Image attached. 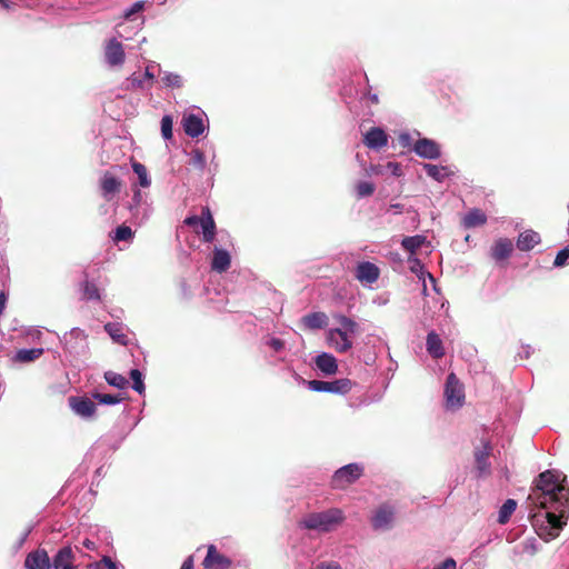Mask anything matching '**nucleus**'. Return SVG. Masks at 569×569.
Wrapping results in <instances>:
<instances>
[{"label": "nucleus", "instance_id": "1", "mask_svg": "<svg viewBox=\"0 0 569 569\" xmlns=\"http://www.w3.org/2000/svg\"><path fill=\"white\" fill-rule=\"evenodd\" d=\"M526 503L535 532L545 541L558 537L569 517V488L565 477L556 470L541 472Z\"/></svg>", "mask_w": 569, "mask_h": 569}, {"label": "nucleus", "instance_id": "2", "mask_svg": "<svg viewBox=\"0 0 569 569\" xmlns=\"http://www.w3.org/2000/svg\"><path fill=\"white\" fill-rule=\"evenodd\" d=\"M345 519V512L340 508H329L322 511L307 513L299 521V526L319 533H329L342 525Z\"/></svg>", "mask_w": 569, "mask_h": 569}, {"label": "nucleus", "instance_id": "3", "mask_svg": "<svg viewBox=\"0 0 569 569\" xmlns=\"http://www.w3.org/2000/svg\"><path fill=\"white\" fill-rule=\"evenodd\" d=\"M132 199L128 206L131 219L137 224H143L152 214V204L149 193L141 191L139 188H133Z\"/></svg>", "mask_w": 569, "mask_h": 569}, {"label": "nucleus", "instance_id": "4", "mask_svg": "<svg viewBox=\"0 0 569 569\" xmlns=\"http://www.w3.org/2000/svg\"><path fill=\"white\" fill-rule=\"evenodd\" d=\"M363 471V466L358 462H351L342 466L331 476L330 486L332 489H345L360 479Z\"/></svg>", "mask_w": 569, "mask_h": 569}, {"label": "nucleus", "instance_id": "5", "mask_svg": "<svg viewBox=\"0 0 569 569\" xmlns=\"http://www.w3.org/2000/svg\"><path fill=\"white\" fill-rule=\"evenodd\" d=\"M303 382L307 385L308 389L315 392H328L333 395H346L355 385L348 378H340L333 381H325V380H309Z\"/></svg>", "mask_w": 569, "mask_h": 569}, {"label": "nucleus", "instance_id": "6", "mask_svg": "<svg viewBox=\"0 0 569 569\" xmlns=\"http://www.w3.org/2000/svg\"><path fill=\"white\" fill-rule=\"evenodd\" d=\"M445 398L447 409H459L465 403V390L453 372L447 376L445 385Z\"/></svg>", "mask_w": 569, "mask_h": 569}, {"label": "nucleus", "instance_id": "7", "mask_svg": "<svg viewBox=\"0 0 569 569\" xmlns=\"http://www.w3.org/2000/svg\"><path fill=\"white\" fill-rule=\"evenodd\" d=\"M60 342L71 356H80L88 348L87 335L80 328H72L69 332H66L60 338Z\"/></svg>", "mask_w": 569, "mask_h": 569}, {"label": "nucleus", "instance_id": "8", "mask_svg": "<svg viewBox=\"0 0 569 569\" xmlns=\"http://www.w3.org/2000/svg\"><path fill=\"white\" fill-rule=\"evenodd\" d=\"M154 67L159 68L154 61H151L147 64L144 72L141 73H132L130 77L126 79V89L129 90H150L152 88L154 81V72L152 69Z\"/></svg>", "mask_w": 569, "mask_h": 569}, {"label": "nucleus", "instance_id": "9", "mask_svg": "<svg viewBox=\"0 0 569 569\" xmlns=\"http://www.w3.org/2000/svg\"><path fill=\"white\" fill-rule=\"evenodd\" d=\"M69 407L82 419H92L97 411V406L92 399L86 396H71L68 398Z\"/></svg>", "mask_w": 569, "mask_h": 569}, {"label": "nucleus", "instance_id": "10", "mask_svg": "<svg viewBox=\"0 0 569 569\" xmlns=\"http://www.w3.org/2000/svg\"><path fill=\"white\" fill-rule=\"evenodd\" d=\"M395 520V508L389 503L379 506L371 516L370 522L375 530H388Z\"/></svg>", "mask_w": 569, "mask_h": 569}, {"label": "nucleus", "instance_id": "11", "mask_svg": "<svg viewBox=\"0 0 569 569\" xmlns=\"http://www.w3.org/2000/svg\"><path fill=\"white\" fill-rule=\"evenodd\" d=\"M26 569H52L53 558L49 557V553L43 548H38L30 551L24 559Z\"/></svg>", "mask_w": 569, "mask_h": 569}, {"label": "nucleus", "instance_id": "12", "mask_svg": "<svg viewBox=\"0 0 569 569\" xmlns=\"http://www.w3.org/2000/svg\"><path fill=\"white\" fill-rule=\"evenodd\" d=\"M106 63L110 67H121L126 59L122 43L117 38H111L104 47Z\"/></svg>", "mask_w": 569, "mask_h": 569}, {"label": "nucleus", "instance_id": "13", "mask_svg": "<svg viewBox=\"0 0 569 569\" xmlns=\"http://www.w3.org/2000/svg\"><path fill=\"white\" fill-rule=\"evenodd\" d=\"M412 150L418 157L428 160H436L441 156V150L438 142L429 138L418 139L415 142Z\"/></svg>", "mask_w": 569, "mask_h": 569}, {"label": "nucleus", "instance_id": "14", "mask_svg": "<svg viewBox=\"0 0 569 569\" xmlns=\"http://www.w3.org/2000/svg\"><path fill=\"white\" fill-rule=\"evenodd\" d=\"M182 128L184 133L191 138L200 137L208 126L200 113H188L182 118Z\"/></svg>", "mask_w": 569, "mask_h": 569}, {"label": "nucleus", "instance_id": "15", "mask_svg": "<svg viewBox=\"0 0 569 569\" xmlns=\"http://www.w3.org/2000/svg\"><path fill=\"white\" fill-rule=\"evenodd\" d=\"M231 559L218 552L214 545H209L207 556L202 561L204 569H229Z\"/></svg>", "mask_w": 569, "mask_h": 569}, {"label": "nucleus", "instance_id": "16", "mask_svg": "<svg viewBox=\"0 0 569 569\" xmlns=\"http://www.w3.org/2000/svg\"><path fill=\"white\" fill-rule=\"evenodd\" d=\"M355 276L361 283L371 284L379 279L380 270L375 263L362 261L357 264Z\"/></svg>", "mask_w": 569, "mask_h": 569}, {"label": "nucleus", "instance_id": "17", "mask_svg": "<svg viewBox=\"0 0 569 569\" xmlns=\"http://www.w3.org/2000/svg\"><path fill=\"white\" fill-rule=\"evenodd\" d=\"M76 555L70 546H63L53 555L52 569H78L74 565Z\"/></svg>", "mask_w": 569, "mask_h": 569}, {"label": "nucleus", "instance_id": "18", "mask_svg": "<svg viewBox=\"0 0 569 569\" xmlns=\"http://www.w3.org/2000/svg\"><path fill=\"white\" fill-rule=\"evenodd\" d=\"M328 343L336 349L337 352L345 353L352 348V341L350 337L345 336L338 329H329L327 332Z\"/></svg>", "mask_w": 569, "mask_h": 569}, {"label": "nucleus", "instance_id": "19", "mask_svg": "<svg viewBox=\"0 0 569 569\" xmlns=\"http://www.w3.org/2000/svg\"><path fill=\"white\" fill-rule=\"evenodd\" d=\"M363 143L373 150H379L388 144V134L380 127H373L366 132Z\"/></svg>", "mask_w": 569, "mask_h": 569}, {"label": "nucleus", "instance_id": "20", "mask_svg": "<svg viewBox=\"0 0 569 569\" xmlns=\"http://www.w3.org/2000/svg\"><path fill=\"white\" fill-rule=\"evenodd\" d=\"M200 226L203 242L211 243L216 238V222L208 207L202 208Z\"/></svg>", "mask_w": 569, "mask_h": 569}, {"label": "nucleus", "instance_id": "21", "mask_svg": "<svg viewBox=\"0 0 569 569\" xmlns=\"http://www.w3.org/2000/svg\"><path fill=\"white\" fill-rule=\"evenodd\" d=\"M513 251L512 241L508 238H499L491 247V257L497 262L507 260Z\"/></svg>", "mask_w": 569, "mask_h": 569}, {"label": "nucleus", "instance_id": "22", "mask_svg": "<svg viewBox=\"0 0 569 569\" xmlns=\"http://www.w3.org/2000/svg\"><path fill=\"white\" fill-rule=\"evenodd\" d=\"M317 368L326 376H332L338 371V362L333 355L321 352L315 358Z\"/></svg>", "mask_w": 569, "mask_h": 569}, {"label": "nucleus", "instance_id": "23", "mask_svg": "<svg viewBox=\"0 0 569 569\" xmlns=\"http://www.w3.org/2000/svg\"><path fill=\"white\" fill-rule=\"evenodd\" d=\"M231 256L228 250L214 247L211 259V269L216 272H224L230 268Z\"/></svg>", "mask_w": 569, "mask_h": 569}, {"label": "nucleus", "instance_id": "24", "mask_svg": "<svg viewBox=\"0 0 569 569\" xmlns=\"http://www.w3.org/2000/svg\"><path fill=\"white\" fill-rule=\"evenodd\" d=\"M305 328L310 330L323 329L328 325V316L321 311L310 312L301 318Z\"/></svg>", "mask_w": 569, "mask_h": 569}, {"label": "nucleus", "instance_id": "25", "mask_svg": "<svg viewBox=\"0 0 569 569\" xmlns=\"http://www.w3.org/2000/svg\"><path fill=\"white\" fill-rule=\"evenodd\" d=\"M540 234L531 229L519 233L516 246L520 251H529L540 243Z\"/></svg>", "mask_w": 569, "mask_h": 569}, {"label": "nucleus", "instance_id": "26", "mask_svg": "<svg viewBox=\"0 0 569 569\" xmlns=\"http://www.w3.org/2000/svg\"><path fill=\"white\" fill-rule=\"evenodd\" d=\"M102 196L107 201L111 200V197L120 190V181L113 174L106 172L100 181Z\"/></svg>", "mask_w": 569, "mask_h": 569}, {"label": "nucleus", "instance_id": "27", "mask_svg": "<svg viewBox=\"0 0 569 569\" xmlns=\"http://www.w3.org/2000/svg\"><path fill=\"white\" fill-rule=\"evenodd\" d=\"M490 451L491 447L486 442L481 449H477L475 452L476 468L479 476L487 475L490 471V462L488 461Z\"/></svg>", "mask_w": 569, "mask_h": 569}, {"label": "nucleus", "instance_id": "28", "mask_svg": "<svg viewBox=\"0 0 569 569\" xmlns=\"http://www.w3.org/2000/svg\"><path fill=\"white\" fill-rule=\"evenodd\" d=\"M426 349H427V352L433 359H440L445 356V349L442 346V341H441L439 335L436 333L435 331H430L427 335Z\"/></svg>", "mask_w": 569, "mask_h": 569}, {"label": "nucleus", "instance_id": "29", "mask_svg": "<svg viewBox=\"0 0 569 569\" xmlns=\"http://www.w3.org/2000/svg\"><path fill=\"white\" fill-rule=\"evenodd\" d=\"M487 222V216L480 209L473 208L469 210L462 218V226L466 229L476 228Z\"/></svg>", "mask_w": 569, "mask_h": 569}, {"label": "nucleus", "instance_id": "30", "mask_svg": "<svg viewBox=\"0 0 569 569\" xmlns=\"http://www.w3.org/2000/svg\"><path fill=\"white\" fill-rule=\"evenodd\" d=\"M159 74L161 76L160 82L164 88L170 89H180L184 84V80L181 74L171 72V71H163L159 67Z\"/></svg>", "mask_w": 569, "mask_h": 569}, {"label": "nucleus", "instance_id": "31", "mask_svg": "<svg viewBox=\"0 0 569 569\" xmlns=\"http://www.w3.org/2000/svg\"><path fill=\"white\" fill-rule=\"evenodd\" d=\"M104 331L110 336V338L121 345L127 346L128 345V338L123 333V326L120 322H108L104 325Z\"/></svg>", "mask_w": 569, "mask_h": 569}, {"label": "nucleus", "instance_id": "32", "mask_svg": "<svg viewBox=\"0 0 569 569\" xmlns=\"http://www.w3.org/2000/svg\"><path fill=\"white\" fill-rule=\"evenodd\" d=\"M43 352V348L19 349L13 356V361L21 363L32 362L39 359Z\"/></svg>", "mask_w": 569, "mask_h": 569}, {"label": "nucleus", "instance_id": "33", "mask_svg": "<svg viewBox=\"0 0 569 569\" xmlns=\"http://www.w3.org/2000/svg\"><path fill=\"white\" fill-rule=\"evenodd\" d=\"M335 319L340 325L337 329L345 333V336L351 337L359 332V325L351 318L339 313L335 316Z\"/></svg>", "mask_w": 569, "mask_h": 569}, {"label": "nucleus", "instance_id": "34", "mask_svg": "<svg viewBox=\"0 0 569 569\" xmlns=\"http://www.w3.org/2000/svg\"><path fill=\"white\" fill-rule=\"evenodd\" d=\"M82 300L86 301H100L101 295L94 281L86 279L81 283Z\"/></svg>", "mask_w": 569, "mask_h": 569}, {"label": "nucleus", "instance_id": "35", "mask_svg": "<svg viewBox=\"0 0 569 569\" xmlns=\"http://www.w3.org/2000/svg\"><path fill=\"white\" fill-rule=\"evenodd\" d=\"M376 174H389L399 178L403 174L402 167L398 162L389 161L385 164H378L372 168Z\"/></svg>", "mask_w": 569, "mask_h": 569}, {"label": "nucleus", "instance_id": "36", "mask_svg": "<svg viewBox=\"0 0 569 569\" xmlns=\"http://www.w3.org/2000/svg\"><path fill=\"white\" fill-rule=\"evenodd\" d=\"M423 169L428 177L432 178L437 182H443L449 177L448 168L443 166L423 163Z\"/></svg>", "mask_w": 569, "mask_h": 569}, {"label": "nucleus", "instance_id": "37", "mask_svg": "<svg viewBox=\"0 0 569 569\" xmlns=\"http://www.w3.org/2000/svg\"><path fill=\"white\" fill-rule=\"evenodd\" d=\"M131 167H132L133 172L138 177V184L141 188H149L151 184V178L148 173L146 166L138 161H132Z\"/></svg>", "mask_w": 569, "mask_h": 569}, {"label": "nucleus", "instance_id": "38", "mask_svg": "<svg viewBox=\"0 0 569 569\" xmlns=\"http://www.w3.org/2000/svg\"><path fill=\"white\" fill-rule=\"evenodd\" d=\"M426 241V237L421 234L405 237L401 246L410 253H415Z\"/></svg>", "mask_w": 569, "mask_h": 569}, {"label": "nucleus", "instance_id": "39", "mask_svg": "<svg viewBox=\"0 0 569 569\" xmlns=\"http://www.w3.org/2000/svg\"><path fill=\"white\" fill-rule=\"evenodd\" d=\"M104 379L109 386L114 387L120 390L126 389L129 385V381L127 380V378L124 376H122L118 372H114V371H106Z\"/></svg>", "mask_w": 569, "mask_h": 569}, {"label": "nucleus", "instance_id": "40", "mask_svg": "<svg viewBox=\"0 0 569 569\" xmlns=\"http://www.w3.org/2000/svg\"><path fill=\"white\" fill-rule=\"evenodd\" d=\"M517 508V502L513 499H507L499 509L498 522L503 525L509 521L511 515Z\"/></svg>", "mask_w": 569, "mask_h": 569}, {"label": "nucleus", "instance_id": "41", "mask_svg": "<svg viewBox=\"0 0 569 569\" xmlns=\"http://www.w3.org/2000/svg\"><path fill=\"white\" fill-rule=\"evenodd\" d=\"M129 377L132 380L131 388L139 395H143L146 391L144 376L139 369H131Z\"/></svg>", "mask_w": 569, "mask_h": 569}, {"label": "nucleus", "instance_id": "42", "mask_svg": "<svg viewBox=\"0 0 569 569\" xmlns=\"http://www.w3.org/2000/svg\"><path fill=\"white\" fill-rule=\"evenodd\" d=\"M91 398L98 401L100 405L114 406L120 403L123 398L120 395H107L98 391L91 393Z\"/></svg>", "mask_w": 569, "mask_h": 569}, {"label": "nucleus", "instance_id": "43", "mask_svg": "<svg viewBox=\"0 0 569 569\" xmlns=\"http://www.w3.org/2000/svg\"><path fill=\"white\" fill-rule=\"evenodd\" d=\"M133 236L134 233L130 227L121 224L114 229L112 240L114 242L130 241L132 240Z\"/></svg>", "mask_w": 569, "mask_h": 569}, {"label": "nucleus", "instance_id": "44", "mask_svg": "<svg viewBox=\"0 0 569 569\" xmlns=\"http://www.w3.org/2000/svg\"><path fill=\"white\" fill-rule=\"evenodd\" d=\"M411 262H413V266L411 267V270L417 273L418 278L425 280V277L427 276L429 281L433 286V289L436 291H438V288L436 286V279L433 278V276L430 272L425 270L421 261L418 258H415L413 260H411Z\"/></svg>", "mask_w": 569, "mask_h": 569}, {"label": "nucleus", "instance_id": "45", "mask_svg": "<svg viewBox=\"0 0 569 569\" xmlns=\"http://www.w3.org/2000/svg\"><path fill=\"white\" fill-rule=\"evenodd\" d=\"M358 358L366 366L372 367L377 360V353L369 349L368 343L358 350Z\"/></svg>", "mask_w": 569, "mask_h": 569}, {"label": "nucleus", "instance_id": "46", "mask_svg": "<svg viewBox=\"0 0 569 569\" xmlns=\"http://www.w3.org/2000/svg\"><path fill=\"white\" fill-rule=\"evenodd\" d=\"M190 164H192L199 171H203L206 169V157L202 150L199 148L192 149Z\"/></svg>", "mask_w": 569, "mask_h": 569}, {"label": "nucleus", "instance_id": "47", "mask_svg": "<svg viewBox=\"0 0 569 569\" xmlns=\"http://www.w3.org/2000/svg\"><path fill=\"white\" fill-rule=\"evenodd\" d=\"M356 190H357V197L358 198H366V197H370L371 194H373L376 188H375V184L372 182L360 181L357 184Z\"/></svg>", "mask_w": 569, "mask_h": 569}, {"label": "nucleus", "instance_id": "48", "mask_svg": "<svg viewBox=\"0 0 569 569\" xmlns=\"http://www.w3.org/2000/svg\"><path fill=\"white\" fill-rule=\"evenodd\" d=\"M172 128L173 120L171 116H163L161 119V134L164 140H170L172 138Z\"/></svg>", "mask_w": 569, "mask_h": 569}, {"label": "nucleus", "instance_id": "49", "mask_svg": "<svg viewBox=\"0 0 569 569\" xmlns=\"http://www.w3.org/2000/svg\"><path fill=\"white\" fill-rule=\"evenodd\" d=\"M569 263V247L560 249L553 260L555 268H562Z\"/></svg>", "mask_w": 569, "mask_h": 569}, {"label": "nucleus", "instance_id": "50", "mask_svg": "<svg viewBox=\"0 0 569 569\" xmlns=\"http://www.w3.org/2000/svg\"><path fill=\"white\" fill-rule=\"evenodd\" d=\"M144 9V1H136L131 7L123 11V18L126 20H133V16L141 12Z\"/></svg>", "mask_w": 569, "mask_h": 569}, {"label": "nucleus", "instance_id": "51", "mask_svg": "<svg viewBox=\"0 0 569 569\" xmlns=\"http://www.w3.org/2000/svg\"><path fill=\"white\" fill-rule=\"evenodd\" d=\"M264 345L271 348L274 352H280L284 349V341L276 337L266 338Z\"/></svg>", "mask_w": 569, "mask_h": 569}, {"label": "nucleus", "instance_id": "52", "mask_svg": "<svg viewBox=\"0 0 569 569\" xmlns=\"http://www.w3.org/2000/svg\"><path fill=\"white\" fill-rule=\"evenodd\" d=\"M180 295L183 299L188 300L192 297V291L186 279H181L179 282Z\"/></svg>", "mask_w": 569, "mask_h": 569}, {"label": "nucleus", "instance_id": "53", "mask_svg": "<svg viewBox=\"0 0 569 569\" xmlns=\"http://www.w3.org/2000/svg\"><path fill=\"white\" fill-rule=\"evenodd\" d=\"M523 550L526 552H529L531 555H533L535 552H537L538 550V547H537V540L535 538H528L525 540V543H523Z\"/></svg>", "mask_w": 569, "mask_h": 569}, {"label": "nucleus", "instance_id": "54", "mask_svg": "<svg viewBox=\"0 0 569 569\" xmlns=\"http://www.w3.org/2000/svg\"><path fill=\"white\" fill-rule=\"evenodd\" d=\"M365 101H369L372 104H378L379 103V97H378L377 93H372L370 91L363 92L361 94V97H360V102L363 103Z\"/></svg>", "mask_w": 569, "mask_h": 569}, {"label": "nucleus", "instance_id": "55", "mask_svg": "<svg viewBox=\"0 0 569 569\" xmlns=\"http://www.w3.org/2000/svg\"><path fill=\"white\" fill-rule=\"evenodd\" d=\"M317 569H342L337 561H322L318 563Z\"/></svg>", "mask_w": 569, "mask_h": 569}, {"label": "nucleus", "instance_id": "56", "mask_svg": "<svg viewBox=\"0 0 569 569\" xmlns=\"http://www.w3.org/2000/svg\"><path fill=\"white\" fill-rule=\"evenodd\" d=\"M103 567L106 569H118L119 563L117 561H113L110 557L104 556L101 560Z\"/></svg>", "mask_w": 569, "mask_h": 569}, {"label": "nucleus", "instance_id": "57", "mask_svg": "<svg viewBox=\"0 0 569 569\" xmlns=\"http://www.w3.org/2000/svg\"><path fill=\"white\" fill-rule=\"evenodd\" d=\"M532 353V348L531 346L529 345H522L521 346V351L518 353V356L521 358V359H528Z\"/></svg>", "mask_w": 569, "mask_h": 569}, {"label": "nucleus", "instance_id": "58", "mask_svg": "<svg viewBox=\"0 0 569 569\" xmlns=\"http://www.w3.org/2000/svg\"><path fill=\"white\" fill-rule=\"evenodd\" d=\"M180 569H193V556H189V557H187V558L183 560V562H182V565H181Z\"/></svg>", "mask_w": 569, "mask_h": 569}, {"label": "nucleus", "instance_id": "59", "mask_svg": "<svg viewBox=\"0 0 569 569\" xmlns=\"http://www.w3.org/2000/svg\"><path fill=\"white\" fill-rule=\"evenodd\" d=\"M200 220H201V217L190 216V217L186 218L184 223L188 226H196V224L200 223Z\"/></svg>", "mask_w": 569, "mask_h": 569}, {"label": "nucleus", "instance_id": "60", "mask_svg": "<svg viewBox=\"0 0 569 569\" xmlns=\"http://www.w3.org/2000/svg\"><path fill=\"white\" fill-rule=\"evenodd\" d=\"M399 140L403 147H408V146H410L411 137L409 133H401L399 137Z\"/></svg>", "mask_w": 569, "mask_h": 569}, {"label": "nucleus", "instance_id": "61", "mask_svg": "<svg viewBox=\"0 0 569 569\" xmlns=\"http://www.w3.org/2000/svg\"><path fill=\"white\" fill-rule=\"evenodd\" d=\"M7 302V296L4 292H0V316L2 315Z\"/></svg>", "mask_w": 569, "mask_h": 569}, {"label": "nucleus", "instance_id": "62", "mask_svg": "<svg viewBox=\"0 0 569 569\" xmlns=\"http://www.w3.org/2000/svg\"><path fill=\"white\" fill-rule=\"evenodd\" d=\"M83 547H86L88 550H96L97 546L93 541L90 539H84L82 542Z\"/></svg>", "mask_w": 569, "mask_h": 569}, {"label": "nucleus", "instance_id": "63", "mask_svg": "<svg viewBox=\"0 0 569 569\" xmlns=\"http://www.w3.org/2000/svg\"><path fill=\"white\" fill-rule=\"evenodd\" d=\"M128 433H129V431H128V432H124L123 435H121V436H120V438H119V440H118L116 443H112V445H111V448H112L113 450H117V449L119 448V446L121 445V442L124 440V438L127 437V435H128Z\"/></svg>", "mask_w": 569, "mask_h": 569}, {"label": "nucleus", "instance_id": "64", "mask_svg": "<svg viewBox=\"0 0 569 569\" xmlns=\"http://www.w3.org/2000/svg\"><path fill=\"white\" fill-rule=\"evenodd\" d=\"M0 6H2L4 9H9L10 2L9 0H0Z\"/></svg>", "mask_w": 569, "mask_h": 569}]
</instances>
